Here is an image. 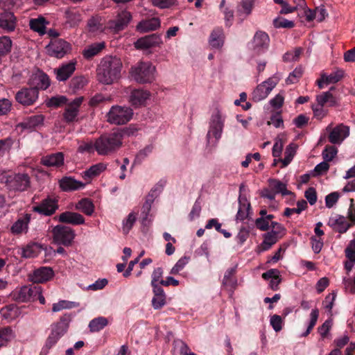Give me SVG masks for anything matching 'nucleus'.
I'll return each mask as SVG.
<instances>
[{"instance_id":"412c9836","label":"nucleus","mask_w":355,"mask_h":355,"mask_svg":"<svg viewBox=\"0 0 355 355\" xmlns=\"http://www.w3.org/2000/svg\"><path fill=\"white\" fill-rule=\"evenodd\" d=\"M150 97L148 90L135 89L131 91L129 96V102L135 107L143 106Z\"/></svg>"},{"instance_id":"f257e3e1","label":"nucleus","mask_w":355,"mask_h":355,"mask_svg":"<svg viewBox=\"0 0 355 355\" xmlns=\"http://www.w3.org/2000/svg\"><path fill=\"white\" fill-rule=\"evenodd\" d=\"M122 67L119 58L112 55L104 57L96 69L97 80L104 85L114 83L121 78Z\"/></svg>"},{"instance_id":"de8ad7c7","label":"nucleus","mask_w":355,"mask_h":355,"mask_svg":"<svg viewBox=\"0 0 355 355\" xmlns=\"http://www.w3.org/2000/svg\"><path fill=\"white\" fill-rule=\"evenodd\" d=\"M137 220V216L135 212H130L126 218H125L122 222V229L123 232L125 234L129 233L130 230L133 227L135 221Z\"/></svg>"},{"instance_id":"9b49d317","label":"nucleus","mask_w":355,"mask_h":355,"mask_svg":"<svg viewBox=\"0 0 355 355\" xmlns=\"http://www.w3.org/2000/svg\"><path fill=\"white\" fill-rule=\"evenodd\" d=\"M39 98V92L30 86L24 87L15 94L16 101L24 106L34 105Z\"/></svg>"},{"instance_id":"774afa93","label":"nucleus","mask_w":355,"mask_h":355,"mask_svg":"<svg viewBox=\"0 0 355 355\" xmlns=\"http://www.w3.org/2000/svg\"><path fill=\"white\" fill-rule=\"evenodd\" d=\"M284 146V141L282 138L277 137L275 139V144L272 147V156L274 157H280Z\"/></svg>"},{"instance_id":"c9c22d12","label":"nucleus","mask_w":355,"mask_h":355,"mask_svg":"<svg viewBox=\"0 0 355 355\" xmlns=\"http://www.w3.org/2000/svg\"><path fill=\"white\" fill-rule=\"evenodd\" d=\"M44 116L42 114L33 115L26 118L21 123V126L24 129L33 130L43 124Z\"/></svg>"},{"instance_id":"09e8293b","label":"nucleus","mask_w":355,"mask_h":355,"mask_svg":"<svg viewBox=\"0 0 355 355\" xmlns=\"http://www.w3.org/2000/svg\"><path fill=\"white\" fill-rule=\"evenodd\" d=\"M343 71L338 69L331 72L329 75L322 74V79L326 81L327 85L336 83L343 77Z\"/></svg>"},{"instance_id":"39448f33","label":"nucleus","mask_w":355,"mask_h":355,"mask_svg":"<svg viewBox=\"0 0 355 355\" xmlns=\"http://www.w3.org/2000/svg\"><path fill=\"white\" fill-rule=\"evenodd\" d=\"M155 70L151 62H139L130 68V76L137 83H150L155 78Z\"/></svg>"},{"instance_id":"f704fd0d","label":"nucleus","mask_w":355,"mask_h":355,"mask_svg":"<svg viewBox=\"0 0 355 355\" xmlns=\"http://www.w3.org/2000/svg\"><path fill=\"white\" fill-rule=\"evenodd\" d=\"M42 251V246L37 243H30L21 248V255L24 258H33Z\"/></svg>"},{"instance_id":"a211bd4d","label":"nucleus","mask_w":355,"mask_h":355,"mask_svg":"<svg viewBox=\"0 0 355 355\" xmlns=\"http://www.w3.org/2000/svg\"><path fill=\"white\" fill-rule=\"evenodd\" d=\"M162 43L161 36L153 33L138 39L134 46L137 49L145 50L159 46Z\"/></svg>"},{"instance_id":"473e14b6","label":"nucleus","mask_w":355,"mask_h":355,"mask_svg":"<svg viewBox=\"0 0 355 355\" xmlns=\"http://www.w3.org/2000/svg\"><path fill=\"white\" fill-rule=\"evenodd\" d=\"M107 166V164L103 162L94 164L82 173V177L87 182H89L92 179L105 171Z\"/></svg>"},{"instance_id":"20e7f679","label":"nucleus","mask_w":355,"mask_h":355,"mask_svg":"<svg viewBox=\"0 0 355 355\" xmlns=\"http://www.w3.org/2000/svg\"><path fill=\"white\" fill-rule=\"evenodd\" d=\"M0 182L10 191L22 192L31 187V178L26 173L0 172Z\"/></svg>"},{"instance_id":"f03ea898","label":"nucleus","mask_w":355,"mask_h":355,"mask_svg":"<svg viewBox=\"0 0 355 355\" xmlns=\"http://www.w3.org/2000/svg\"><path fill=\"white\" fill-rule=\"evenodd\" d=\"M132 134L130 129L114 130L104 134L95 141L96 151L99 155H107L117 150L122 146L124 135Z\"/></svg>"},{"instance_id":"4c0bfd02","label":"nucleus","mask_w":355,"mask_h":355,"mask_svg":"<svg viewBox=\"0 0 355 355\" xmlns=\"http://www.w3.org/2000/svg\"><path fill=\"white\" fill-rule=\"evenodd\" d=\"M48 24L49 22L42 16L31 19L29 21L31 29L38 33L40 35H43L46 33V25Z\"/></svg>"},{"instance_id":"5701e85b","label":"nucleus","mask_w":355,"mask_h":355,"mask_svg":"<svg viewBox=\"0 0 355 355\" xmlns=\"http://www.w3.org/2000/svg\"><path fill=\"white\" fill-rule=\"evenodd\" d=\"M55 218L60 223L72 225H79L85 223V218L80 214L70 211L61 213Z\"/></svg>"},{"instance_id":"1a4fd4ad","label":"nucleus","mask_w":355,"mask_h":355,"mask_svg":"<svg viewBox=\"0 0 355 355\" xmlns=\"http://www.w3.org/2000/svg\"><path fill=\"white\" fill-rule=\"evenodd\" d=\"M133 110L128 107L113 105L107 113V121L111 124L123 125L131 120Z\"/></svg>"},{"instance_id":"c756f323","label":"nucleus","mask_w":355,"mask_h":355,"mask_svg":"<svg viewBox=\"0 0 355 355\" xmlns=\"http://www.w3.org/2000/svg\"><path fill=\"white\" fill-rule=\"evenodd\" d=\"M238 201L239 206L236 215V220L243 221L248 217L251 207L250 203L245 195H239Z\"/></svg>"},{"instance_id":"ea45409f","label":"nucleus","mask_w":355,"mask_h":355,"mask_svg":"<svg viewBox=\"0 0 355 355\" xmlns=\"http://www.w3.org/2000/svg\"><path fill=\"white\" fill-rule=\"evenodd\" d=\"M105 48L104 42L94 43L86 47L83 51V57L89 60L98 55Z\"/></svg>"},{"instance_id":"c03bdc74","label":"nucleus","mask_w":355,"mask_h":355,"mask_svg":"<svg viewBox=\"0 0 355 355\" xmlns=\"http://www.w3.org/2000/svg\"><path fill=\"white\" fill-rule=\"evenodd\" d=\"M269 184L275 193H282L283 196H286L290 193L286 189V184L278 180L270 179L269 180Z\"/></svg>"},{"instance_id":"6e6552de","label":"nucleus","mask_w":355,"mask_h":355,"mask_svg":"<svg viewBox=\"0 0 355 355\" xmlns=\"http://www.w3.org/2000/svg\"><path fill=\"white\" fill-rule=\"evenodd\" d=\"M165 185L164 181L159 182L148 193L146 199L141 207V222L143 225H148L151 219L149 218L152 205L155 198L160 194Z\"/></svg>"},{"instance_id":"5fc2aeb1","label":"nucleus","mask_w":355,"mask_h":355,"mask_svg":"<svg viewBox=\"0 0 355 355\" xmlns=\"http://www.w3.org/2000/svg\"><path fill=\"white\" fill-rule=\"evenodd\" d=\"M302 68L301 67H296L291 73H290L289 76L286 78V84L290 85L297 82L299 78L302 76Z\"/></svg>"},{"instance_id":"37998d69","label":"nucleus","mask_w":355,"mask_h":355,"mask_svg":"<svg viewBox=\"0 0 355 355\" xmlns=\"http://www.w3.org/2000/svg\"><path fill=\"white\" fill-rule=\"evenodd\" d=\"M108 321L104 317H98L92 320L89 323V328L92 332H97L107 326Z\"/></svg>"},{"instance_id":"393cba45","label":"nucleus","mask_w":355,"mask_h":355,"mask_svg":"<svg viewBox=\"0 0 355 355\" xmlns=\"http://www.w3.org/2000/svg\"><path fill=\"white\" fill-rule=\"evenodd\" d=\"M17 26V18L12 12H0V28L5 32L13 31Z\"/></svg>"},{"instance_id":"4468645a","label":"nucleus","mask_w":355,"mask_h":355,"mask_svg":"<svg viewBox=\"0 0 355 355\" xmlns=\"http://www.w3.org/2000/svg\"><path fill=\"white\" fill-rule=\"evenodd\" d=\"M28 85L33 88L39 90H46L51 85V80L49 76L42 70L37 69L33 72L28 80Z\"/></svg>"},{"instance_id":"58836bf2","label":"nucleus","mask_w":355,"mask_h":355,"mask_svg":"<svg viewBox=\"0 0 355 355\" xmlns=\"http://www.w3.org/2000/svg\"><path fill=\"white\" fill-rule=\"evenodd\" d=\"M263 241L261 243L260 248L261 251H266L269 250L274 244H275L278 239L279 236L277 235V232L270 231L263 235Z\"/></svg>"},{"instance_id":"cd10ccee","label":"nucleus","mask_w":355,"mask_h":355,"mask_svg":"<svg viewBox=\"0 0 355 355\" xmlns=\"http://www.w3.org/2000/svg\"><path fill=\"white\" fill-rule=\"evenodd\" d=\"M64 160L63 153L58 152L42 157L40 163L46 167L58 168L64 164Z\"/></svg>"},{"instance_id":"b1692460","label":"nucleus","mask_w":355,"mask_h":355,"mask_svg":"<svg viewBox=\"0 0 355 355\" xmlns=\"http://www.w3.org/2000/svg\"><path fill=\"white\" fill-rule=\"evenodd\" d=\"M237 266H234L226 270L222 281V285L229 291L231 295L233 294L237 286V279L235 277Z\"/></svg>"},{"instance_id":"680f3d73","label":"nucleus","mask_w":355,"mask_h":355,"mask_svg":"<svg viewBox=\"0 0 355 355\" xmlns=\"http://www.w3.org/2000/svg\"><path fill=\"white\" fill-rule=\"evenodd\" d=\"M151 2L154 6L164 9L175 5L177 0H151Z\"/></svg>"},{"instance_id":"a878e982","label":"nucleus","mask_w":355,"mask_h":355,"mask_svg":"<svg viewBox=\"0 0 355 355\" xmlns=\"http://www.w3.org/2000/svg\"><path fill=\"white\" fill-rule=\"evenodd\" d=\"M77 62L74 60L68 63L62 64L59 68L54 69L56 79L58 81L67 80L75 71Z\"/></svg>"},{"instance_id":"72a5a7b5","label":"nucleus","mask_w":355,"mask_h":355,"mask_svg":"<svg viewBox=\"0 0 355 355\" xmlns=\"http://www.w3.org/2000/svg\"><path fill=\"white\" fill-rule=\"evenodd\" d=\"M160 26V20L157 17H153L148 19L141 21L136 27L137 31L146 33L155 31Z\"/></svg>"},{"instance_id":"423d86ee","label":"nucleus","mask_w":355,"mask_h":355,"mask_svg":"<svg viewBox=\"0 0 355 355\" xmlns=\"http://www.w3.org/2000/svg\"><path fill=\"white\" fill-rule=\"evenodd\" d=\"M225 119V116L218 110L212 114L207 134L208 144L216 145L222 136Z\"/></svg>"},{"instance_id":"7ed1b4c3","label":"nucleus","mask_w":355,"mask_h":355,"mask_svg":"<svg viewBox=\"0 0 355 355\" xmlns=\"http://www.w3.org/2000/svg\"><path fill=\"white\" fill-rule=\"evenodd\" d=\"M71 320V314L66 313L60 318L59 322L51 325V333L49 335L40 355H47L49 350L55 345L60 338L67 332Z\"/></svg>"},{"instance_id":"13d9d810","label":"nucleus","mask_w":355,"mask_h":355,"mask_svg":"<svg viewBox=\"0 0 355 355\" xmlns=\"http://www.w3.org/2000/svg\"><path fill=\"white\" fill-rule=\"evenodd\" d=\"M189 258L183 257L180 258L171 270V274L176 275L181 271L189 263Z\"/></svg>"},{"instance_id":"e433bc0d","label":"nucleus","mask_w":355,"mask_h":355,"mask_svg":"<svg viewBox=\"0 0 355 355\" xmlns=\"http://www.w3.org/2000/svg\"><path fill=\"white\" fill-rule=\"evenodd\" d=\"M15 337V333L11 327H0V347H6Z\"/></svg>"},{"instance_id":"aec40b11","label":"nucleus","mask_w":355,"mask_h":355,"mask_svg":"<svg viewBox=\"0 0 355 355\" xmlns=\"http://www.w3.org/2000/svg\"><path fill=\"white\" fill-rule=\"evenodd\" d=\"M327 225L333 230L340 234L345 233L352 226V224L347 220L346 218L341 215L331 216L329 218Z\"/></svg>"},{"instance_id":"ddd939ff","label":"nucleus","mask_w":355,"mask_h":355,"mask_svg":"<svg viewBox=\"0 0 355 355\" xmlns=\"http://www.w3.org/2000/svg\"><path fill=\"white\" fill-rule=\"evenodd\" d=\"M58 200L55 198L47 197L39 204L32 207V210L42 216H50L55 213L58 209Z\"/></svg>"},{"instance_id":"dca6fc26","label":"nucleus","mask_w":355,"mask_h":355,"mask_svg":"<svg viewBox=\"0 0 355 355\" xmlns=\"http://www.w3.org/2000/svg\"><path fill=\"white\" fill-rule=\"evenodd\" d=\"M47 51L51 56L57 58H63L71 49L69 42L62 39L52 41L47 46Z\"/></svg>"},{"instance_id":"2eb2a0df","label":"nucleus","mask_w":355,"mask_h":355,"mask_svg":"<svg viewBox=\"0 0 355 355\" xmlns=\"http://www.w3.org/2000/svg\"><path fill=\"white\" fill-rule=\"evenodd\" d=\"M83 101V97L80 96L73 99L72 101L66 105L63 119L67 123H71L77 121V117L81 104Z\"/></svg>"},{"instance_id":"a18cd8bd","label":"nucleus","mask_w":355,"mask_h":355,"mask_svg":"<svg viewBox=\"0 0 355 355\" xmlns=\"http://www.w3.org/2000/svg\"><path fill=\"white\" fill-rule=\"evenodd\" d=\"M209 44L213 48H220L223 44L222 31L219 28L214 30L209 37Z\"/></svg>"},{"instance_id":"e2e57ef3","label":"nucleus","mask_w":355,"mask_h":355,"mask_svg":"<svg viewBox=\"0 0 355 355\" xmlns=\"http://www.w3.org/2000/svg\"><path fill=\"white\" fill-rule=\"evenodd\" d=\"M17 309L15 305L10 304L2 308L0 311V313L2 317L7 320H10L13 318V313H16Z\"/></svg>"},{"instance_id":"7c9ffc66","label":"nucleus","mask_w":355,"mask_h":355,"mask_svg":"<svg viewBox=\"0 0 355 355\" xmlns=\"http://www.w3.org/2000/svg\"><path fill=\"white\" fill-rule=\"evenodd\" d=\"M65 25L69 28L78 26L82 21L81 13L74 8L67 9L64 12Z\"/></svg>"},{"instance_id":"9d476101","label":"nucleus","mask_w":355,"mask_h":355,"mask_svg":"<svg viewBox=\"0 0 355 355\" xmlns=\"http://www.w3.org/2000/svg\"><path fill=\"white\" fill-rule=\"evenodd\" d=\"M53 241L58 245L70 246L75 238L74 230L68 226L58 225L52 230Z\"/></svg>"},{"instance_id":"4be33fe9","label":"nucleus","mask_w":355,"mask_h":355,"mask_svg":"<svg viewBox=\"0 0 355 355\" xmlns=\"http://www.w3.org/2000/svg\"><path fill=\"white\" fill-rule=\"evenodd\" d=\"M54 276L53 269L47 266H42L33 270L30 279L35 283H44L49 281Z\"/></svg>"},{"instance_id":"6e6d98bb","label":"nucleus","mask_w":355,"mask_h":355,"mask_svg":"<svg viewBox=\"0 0 355 355\" xmlns=\"http://www.w3.org/2000/svg\"><path fill=\"white\" fill-rule=\"evenodd\" d=\"M270 324L276 332H279L282 329L284 320L279 315H273L270 318Z\"/></svg>"},{"instance_id":"bb28decb","label":"nucleus","mask_w":355,"mask_h":355,"mask_svg":"<svg viewBox=\"0 0 355 355\" xmlns=\"http://www.w3.org/2000/svg\"><path fill=\"white\" fill-rule=\"evenodd\" d=\"M349 135V127L340 124L333 128L329 132V140L333 144H340Z\"/></svg>"},{"instance_id":"79ce46f5","label":"nucleus","mask_w":355,"mask_h":355,"mask_svg":"<svg viewBox=\"0 0 355 355\" xmlns=\"http://www.w3.org/2000/svg\"><path fill=\"white\" fill-rule=\"evenodd\" d=\"M76 209L81 211L87 216H91L94 213V206L90 200L83 198L79 200L76 205Z\"/></svg>"},{"instance_id":"f8f14e48","label":"nucleus","mask_w":355,"mask_h":355,"mask_svg":"<svg viewBox=\"0 0 355 355\" xmlns=\"http://www.w3.org/2000/svg\"><path fill=\"white\" fill-rule=\"evenodd\" d=\"M131 20V13L126 10H123L119 12L114 19L107 21V28L114 33H119L124 30Z\"/></svg>"},{"instance_id":"0eeeda50","label":"nucleus","mask_w":355,"mask_h":355,"mask_svg":"<svg viewBox=\"0 0 355 355\" xmlns=\"http://www.w3.org/2000/svg\"><path fill=\"white\" fill-rule=\"evenodd\" d=\"M282 76L279 73L274 75L258 85L252 93V98L254 102H259L268 97L271 91L276 87Z\"/></svg>"},{"instance_id":"6ab92c4d","label":"nucleus","mask_w":355,"mask_h":355,"mask_svg":"<svg viewBox=\"0 0 355 355\" xmlns=\"http://www.w3.org/2000/svg\"><path fill=\"white\" fill-rule=\"evenodd\" d=\"M270 37L263 31H257L252 40V50L257 54L264 53L269 46Z\"/></svg>"},{"instance_id":"c85d7f7f","label":"nucleus","mask_w":355,"mask_h":355,"mask_svg":"<svg viewBox=\"0 0 355 355\" xmlns=\"http://www.w3.org/2000/svg\"><path fill=\"white\" fill-rule=\"evenodd\" d=\"M59 186L62 191L68 192L83 189L85 184L71 177L66 176L59 180Z\"/></svg>"},{"instance_id":"864d4df0","label":"nucleus","mask_w":355,"mask_h":355,"mask_svg":"<svg viewBox=\"0 0 355 355\" xmlns=\"http://www.w3.org/2000/svg\"><path fill=\"white\" fill-rule=\"evenodd\" d=\"M78 152L80 153H93L94 150H96L95 142L87 141V142H81L79 144L78 147Z\"/></svg>"},{"instance_id":"603ef678","label":"nucleus","mask_w":355,"mask_h":355,"mask_svg":"<svg viewBox=\"0 0 355 355\" xmlns=\"http://www.w3.org/2000/svg\"><path fill=\"white\" fill-rule=\"evenodd\" d=\"M302 52V48H296L293 51H288L283 55V61L285 62L297 61L298 60Z\"/></svg>"},{"instance_id":"2f4dec72","label":"nucleus","mask_w":355,"mask_h":355,"mask_svg":"<svg viewBox=\"0 0 355 355\" xmlns=\"http://www.w3.org/2000/svg\"><path fill=\"white\" fill-rule=\"evenodd\" d=\"M40 292V286H34L32 287L22 286L18 292L17 300L21 302H28L34 300L36 297V293Z\"/></svg>"},{"instance_id":"052dcab7","label":"nucleus","mask_w":355,"mask_h":355,"mask_svg":"<svg viewBox=\"0 0 355 355\" xmlns=\"http://www.w3.org/2000/svg\"><path fill=\"white\" fill-rule=\"evenodd\" d=\"M333 324V321L331 319H328L324 321V322L318 327V331L320 334L322 338H324L327 336L331 327Z\"/></svg>"},{"instance_id":"49530a36","label":"nucleus","mask_w":355,"mask_h":355,"mask_svg":"<svg viewBox=\"0 0 355 355\" xmlns=\"http://www.w3.org/2000/svg\"><path fill=\"white\" fill-rule=\"evenodd\" d=\"M318 317H319L318 309H312V311L310 313V320L309 322V324L307 326L306 330L301 335V336L306 337L311 333V331H312V329H313V327H315V325L317 323Z\"/></svg>"},{"instance_id":"3c124183","label":"nucleus","mask_w":355,"mask_h":355,"mask_svg":"<svg viewBox=\"0 0 355 355\" xmlns=\"http://www.w3.org/2000/svg\"><path fill=\"white\" fill-rule=\"evenodd\" d=\"M254 4V0H242L238 7V12L248 16L252 12Z\"/></svg>"},{"instance_id":"4d7b16f0","label":"nucleus","mask_w":355,"mask_h":355,"mask_svg":"<svg viewBox=\"0 0 355 355\" xmlns=\"http://www.w3.org/2000/svg\"><path fill=\"white\" fill-rule=\"evenodd\" d=\"M75 306V302L67 300H60L57 303L53 304L52 311L58 312L65 309H71Z\"/></svg>"},{"instance_id":"69168bd1","label":"nucleus","mask_w":355,"mask_h":355,"mask_svg":"<svg viewBox=\"0 0 355 355\" xmlns=\"http://www.w3.org/2000/svg\"><path fill=\"white\" fill-rule=\"evenodd\" d=\"M273 25L276 28H293L294 22L286 19L276 18L273 20Z\"/></svg>"},{"instance_id":"8fccbe9b","label":"nucleus","mask_w":355,"mask_h":355,"mask_svg":"<svg viewBox=\"0 0 355 355\" xmlns=\"http://www.w3.org/2000/svg\"><path fill=\"white\" fill-rule=\"evenodd\" d=\"M87 82V79L83 76H74L70 81V88L76 92L83 89Z\"/></svg>"},{"instance_id":"a19ab883","label":"nucleus","mask_w":355,"mask_h":355,"mask_svg":"<svg viewBox=\"0 0 355 355\" xmlns=\"http://www.w3.org/2000/svg\"><path fill=\"white\" fill-rule=\"evenodd\" d=\"M318 105L324 106H334L336 103V98L330 92H322L316 96Z\"/></svg>"},{"instance_id":"f3484780","label":"nucleus","mask_w":355,"mask_h":355,"mask_svg":"<svg viewBox=\"0 0 355 355\" xmlns=\"http://www.w3.org/2000/svg\"><path fill=\"white\" fill-rule=\"evenodd\" d=\"M31 220V214L26 213L22 216L18 218L10 228L11 234L14 236H21L28 233L29 230V223Z\"/></svg>"},{"instance_id":"bf43d9fd","label":"nucleus","mask_w":355,"mask_h":355,"mask_svg":"<svg viewBox=\"0 0 355 355\" xmlns=\"http://www.w3.org/2000/svg\"><path fill=\"white\" fill-rule=\"evenodd\" d=\"M337 149L333 146H327L322 151V157L326 162L331 161L337 154Z\"/></svg>"},{"instance_id":"0e129e2a","label":"nucleus","mask_w":355,"mask_h":355,"mask_svg":"<svg viewBox=\"0 0 355 355\" xmlns=\"http://www.w3.org/2000/svg\"><path fill=\"white\" fill-rule=\"evenodd\" d=\"M12 108V102L8 98L0 99V116L8 114Z\"/></svg>"},{"instance_id":"338daca9","label":"nucleus","mask_w":355,"mask_h":355,"mask_svg":"<svg viewBox=\"0 0 355 355\" xmlns=\"http://www.w3.org/2000/svg\"><path fill=\"white\" fill-rule=\"evenodd\" d=\"M340 198L338 192H332L325 197V205L327 208L333 207L338 202Z\"/></svg>"}]
</instances>
